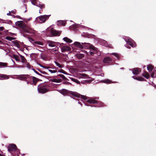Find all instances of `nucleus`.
<instances>
[{
	"mask_svg": "<svg viewBox=\"0 0 156 156\" xmlns=\"http://www.w3.org/2000/svg\"><path fill=\"white\" fill-rule=\"evenodd\" d=\"M33 76H30L29 75H27L26 81L27 82V83L30 84L31 81H32Z\"/></svg>",
	"mask_w": 156,
	"mask_h": 156,
	"instance_id": "nucleus-16",
	"label": "nucleus"
},
{
	"mask_svg": "<svg viewBox=\"0 0 156 156\" xmlns=\"http://www.w3.org/2000/svg\"><path fill=\"white\" fill-rule=\"evenodd\" d=\"M20 56L21 58V61L20 60V62L24 63L27 61V60L24 56L21 55H20Z\"/></svg>",
	"mask_w": 156,
	"mask_h": 156,
	"instance_id": "nucleus-31",
	"label": "nucleus"
},
{
	"mask_svg": "<svg viewBox=\"0 0 156 156\" xmlns=\"http://www.w3.org/2000/svg\"><path fill=\"white\" fill-rule=\"evenodd\" d=\"M54 62L56 65V66H58L59 68H62L63 67V66L62 65L60 64L57 61H55Z\"/></svg>",
	"mask_w": 156,
	"mask_h": 156,
	"instance_id": "nucleus-33",
	"label": "nucleus"
},
{
	"mask_svg": "<svg viewBox=\"0 0 156 156\" xmlns=\"http://www.w3.org/2000/svg\"><path fill=\"white\" fill-rule=\"evenodd\" d=\"M37 0H31V3L34 5H36L39 7L41 9L44 8L45 7V5L44 4H41L38 3L37 1Z\"/></svg>",
	"mask_w": 156,
	"mask_h": 156,
	"instance_id": "nucleus-6",
	"label": "nucleus"
},
{
	"mask_svg": "<svg viewBox=\"0 0 156 156\" xmlns=\"http://www.w3.org/2000/svg\"><path fill=\"white\" fill-rule=\"evenodd\" d=\"M84 55L83 54L81 53H79L77 54L76 55V57L79 59H81L82 58H83L84 57Z\"/></svg>",
	"mask_w": 156,
	"mask_h": 156,
	"instance_id": "nucleus-18",
	"label": "nucleus"
},
{
	"mask_svg": "<svg viewBox=\"0 0 156 156\" xmlns=\"http://www.w3.org/2000/svg\"><path fill=\"white\" fill-rule=\"evenodd\" d=\"M78 103H79V104H80L81 102H78Z\"/></svg>",
	"mask_w": 156,
	"mask_h": 156,
	"instance_id": "nucleus-59",
	"label": "nucleus"
},
{
	"mask_svg": "<svg viewBox=\"0 0 156 156\" xmlns=\"http://www.w3.org/2000/svg\"><path fill=\"white\" fill-rule=\"evenodd\" d=\"M26 76L27 75H20L19 76L18 78L20 80L26 81Z\"/></svg>",
	"mask_w": 156,
	"mask_h": 156,
	"instance_id": "nucleus-19",
	"label": "nucleus"
},
{
	"mask_svg": "<svg viewBox=\"0 0 156 156\" xmlns=\"http://www.w3.org/2000/svg\"><path fill=\"white\" fill-rule=\"evenodd\" d=\"M16 25L27 33H30L32 31V29L30 26L26 25L24 22L22 21H17L16 22Z\"/></svg>",
	"mask_w": 156,
	"mask_h": 156,
	"instance_id": "nucleus-1",
	"label": "nucleus"
},
{
	"mask_svg": "<svg viewBox=\"0 0 156 156\" xmlns=\"http://www.w3.org/2000/svg\"><path fill=\"white\" fill-rule=\"evenodd\" d=\"M142 76L147 79H149L150 77V75L149 73L146 71L143 73Z\"/></svg>",
	"mask_w": 156,
	"mask_h": 156,
	"instance_id": "nucleus-23",
	"label": "nucleus"
},
{
	"mask_svg": "<svg viewBox=\"0 0 156 156\" xmlns=\"http://www.w3.org/2000/svg\"><path fill=\"white\" fill-rule=\"evenodd\" d=\"M50 86L47 83H43L39 84L37 87L38 92L41 94H44L49 90Z\"/></svg>",
	"mask_w": 156,
	"mask_h": 156,
	"instance_id": "nucleus-2",
	"label": "nucleus"
},
{
	"mask_svg": "<svg viewBox=\"0 0 156 156\" xmlns=\"http://www.w3.org/2000/svg\"><path fill=\"white\" fill-rule=\"evenodd\" d=\"M40 80H41L40 79L33 76L32 81H31L30 82V84L31 85H36L37 82Z\"/></svg>",
	"mask_w": 156,
	"mask_h": 156,
	"instance_id": "nucleus-10",
	"label": "nucleus"
},
{
	"mask_svg": "<svg viewBox=\"0 0 156 156\" xmlns=\"http://www.w3.org/2000/svg\"><path fill=\"white\" fill-rule=\"evenodd\" d=\"M8 151L12 154L16 150H17V148L16 145L13 144H9L8 146Z\"/></svg>",
	"mask_w": 156,
	"mask_h": 156,
	"instance_id": "nucleus-5",
	"label": "nucleus"
},
{
	"mask_svg": "<svg viewBox=\"0 0 156 156\" xmlns=\"http://www.w3.org/2000/svg\"><path fill=\"white\" fill-rule=\"evenodd\" d=\"M142 79V77L139 76L137 77V80H139V81H141V79Z\"/></svg>",
	"mask_w": 156,
	"mask_h": 156,
	"instance_id": "nucleus-46",
	"label": "nucleus"
},
{
	"mask_svg": "<svg viewBox=\"0 0 156 156\" xmlns=\"http://www.w3.org/2000/svg\"><path fill=\"white\" fill-rule=\"evenodd\" d=\"M4 29V28L3 27H0V30L3 31Z\"/></svg>",
	"mask_w": 156,
	"mask_h": 156,
	"instance_id": "nucleus-48",
	"label": "nucleus"
},
{
	"mask_svg": "<svg viewBox=\"0 0 156 156\" xmlns=\"http://www.w3.org/2000/svg\"><path fill=\"white\" fill-rule=\"evenodd\" d=\"M90 48L93 50H95V47L93 45H90Z\"/></svg>",
	"mask_w": 156,
	"mask_h": 156,
	"instance_id": "nucleus-41",
	"label": "nucleus"
},
{
	"mask_svg": "<svg viewBox=\"0 0 156 156\" xmlns=\"http://www.w3.org/2000/svg\"><path fill=\"white\" fill-rule=\"evenodd\" d=\"M13 57L16 61L19 62H20V58L18 55H13Z\"/></svg>",
	"mask_w": 156,
	"mask_h": 156,
	"instance_id": "nucleus-27",
	"label": "nucleus"
},
{
	"mask_svg": "<svg viewBox=\"0 0 156 156\" xmlns=\"http://www.w3.org/2000/svg\"><path fill=\"white\" fill-rule=\"evenodd\" d=\"M51 15H44L38 17L37 18V20L38 21H39L38 20H39V22L40 23H44L49 18V17Z\"/></svg>",
	"mask_w": 156,
	"mask_h": 156,
	"instance_id": "nucleus-3",
	"label": "nucleus"
},
{
	"mask_svg": "<svg viewBox=\"0 0 156 156\" xmlns=\"http://www.w3.org/2000/svg\"><path fill=\"white\" fill-rule=\"evenodd\" d=\"M90 54L91 55H93L94 54V53L93 52L90 51Z\"/></svg>",
	"mask_w": 156,
	"mask_h": 156,
	"instance_id": "nucleus-51",
	"label": "nucleus"
},
{
	"mask_svg": "<svg viewBox=\"0 0 156 156\" xmlns=\"http://www.w3.org/2000/svg\"><path fill=\"white\" fill-rule=\"evenodd\" d=\"M40 9H40V10H39V13H42V12L43 11V10H42V9H41V8H40Z\"/></svg>",
	"mask_w": 156,
	"mask_h": 156,
	"instance_id": "nucleus-52",
	"label": "nucleus"
},
{
	"mask_svg": "<svg viewBox=\"0 0 156 156\" xmlns=\"http://www.w3.org/2000/svg\"><path fill=\"white\" fill-rule=\"evenodd\" d=\"M99 99V98H90L87 101V102L90 104H95L97 102V100Z\"/></svg>",
	"mask_w": 156,
	"mask_h": 156,
	"instance_id": "nucleus-8",
	"label": "nucleus"
},
{
	"mask_svg": "<svg viewBox=\"0 0 156 156\" xmlns=\"http://www.w3.org/2000/svg\"><path fill=\"white\" fill-rule=\"evenodd\" d=\"M141 71L140 69L137 68H134L132 70L133 73L135 75H137L139 74Z\"/></svg>",
	"mask_w": 156,
	"mask_h": 156,
	"instance_id": "nucleus-14",
	"label": "nucleus"
},
{
	"mask_svg": "<svg viewBox=\"0 0 156 156\" xmlns=\"http://www.w3.org/2000/svg\"><path fill=\"white\" fill-rule=\"evenodd\" d=\"M35 45H43V43L40 41H34V42Z\"/></svg>",
	"mask_w": 156,
	"mask_h": 156,
	"instance_id": "nucleus-32",
	"label": "nucleus"
},
{
	"mask_svg": "<svg viewBox=\"0 0 156 156\" xmlns=\"http://www.w3.org/2000/svg\"><path fill=\"white\" fill-rule=\"evenodd\" d=\"M48 43L49 46L51 47H54L55 46V43L54 42L49 41L48 42Z\"/></svg>",
	"mask_w": 156,
	"mask_h": 156,
	"instance_id": "nucleus-24",
	"label": "nucleus"
},
{
	"mask_svg": "<svg viewBox=\"0 0 156 156\" xmlns=\"http://www.w3.org/2000/svg\"><path fill=\"white\" fill-rule=\"evenodd\" d=\"M57 49H53L51 50V53H53V52H56L57 51Z\"/></svg>",
	"mask_w": 156,
	"mask_h": 156,
	"instance_id": "nucleus-43",
	"label": "nucleus"
},
{
	"mask_svg": "<svg viewBox=\"0 0 156 156\" xmlns=\"http://www.w3.org/2000/svg\"><path fill=\"white\" fill-rule=\"evenodd\" d=\"M20 153L19 150L17 149V150H16L15 151H14L12 154L14 156H19Z\"/></svg>",
	"mask_w": 156,
	"mask_h": 156,
	"instance_id": "nucleus-22",
	"label": "nucleus"
},
{
	"mask_svg": "<svg viewBox=\"0 0 156 156\" xmlns=\"http://www.w3.org/2000/svg\"><path fill=\"white\" fill-rule=\"evenodd\" d=\"M34 72L36 73L37 74H38V75H40L41 76H43V75L41 74L40 73H39L38 72H37V71H36L35 69H34Z\"/></svg>",
	"mask_w": 156,
	"mask_h": 156,
	"instance_id": "nucleus-42",
	"label": "nucleus"
},
{
	"mask_svg": "<svg viewBox=\"0 0 156 156\" xmlns=\"http://www.w3.org/2000/svg\"><path fill=\"white\" fill-rule=\"evenodd\" d=\"M97 106L98 107H103L104 106V104L103 103L97 101L96 103Z\"/></svg>",
	"mask_w": 156,
	"mask_h": 156,
	"instance_id": "nucleus-21",
	"label": "nucleus"
},
{
	"mask_svg": "<svg viewBox=\"0 0 156 156\" xmlns=\"http://www.w3.org/2000/svg\"><path fill=\"white\" fill-rule=\"evenodd\" d=\"M133 78L134 79H136V80H137V77H136V76H133Z\"/></svg>",
	"mask_w": 156,
	"mask_h": 156,
	"instance_id": "nucleus-53",
	"label": "nucleus"
},
{
	"mask_svg": "<svg viewBox=\"0 0 156 156\" xmlns=\"http://www.w3.org/2000/svg\"><path fill=\"white\" fill-rule=\"evenodd\" d=\"M49 80L50 82H55L57 83H61L62 82V80L61 79H50Z\"/></svg>",
	"mask_w": 156,
	"mask_h": 156,
	"instance_id": "nucleus-17",
	"label": "nucleus"
},
{
	"mask_svg": "<svg viewBox=\"0 0 156 156\" xmlns=\"http://www.w3.org/2000/svg\"><path fill=\"white\" fill-rule=\"evenodd\" d=\"M5 39L9 41H11L12 40H14V38L11 37L7 36L6 37Z\"/></svg>",
	"mask_w": 156,
	"mask_h": 156,
	"instance_id": "nucleus-35",
	"label": "nucleus"
},
{
	"mask_svg": "<svg viewBox=\"0 0 156 156\" xmlns=\"http://www.w3.org/2000/svg\"><path fill=\"white\" fill-rule=\"evenodd\" d=\"M82 76L83 77H86L87 76V75L86 74H82Z\"/></svg>",
	"mask_w": 156,
	"mask_h": 156,
	"instance_id": "nucleus-49",
	"label": "nucleus"
},
{
	"mask_svg": "<svg viewBox=\"0 0 156 156\" xmlns=\"http://www.w3.org/2000/svg\"><path fill=\"white\" fill-rule=\"evenodd\" d=\"M58 23L60 25L65 26V23L63 21L61 20L58 22Z\"/></svg>",
	"mask_w": 156,
	"mask_h": 156,
	"instance_id": "nucleus-38",
	"label": "nucleus"
},
{
	"mask_svg": "<svg viewBox=\"0 0 156 156\" xmlns=\"http://www.w3.org/2000/svg\"><path fill=\"white\" fill-rule=\"evenodd\" d=\"M63 84H69V83L68 82H64L63 83Z\"/></svg>",
	"mask_w": 156,
	"mask_h": 156,
	"instance_id": "nucleus-50",
	"label": "nucleus"
},
{
	"mask_svg": "<svg viewBox=\"0 0 156 156\" xmlns=\"http://www.w3.org/2000/svg\"><path fill=\"white\" fill-rule=\"evenodd\" d=\"M2 41L0 40V43Z\"/></svg>",
	"mask_w": 156,
	"mask_h": 156,
	"instance_id": "nucleus-62",
	"label": "nucleus"
},
{
	"mask_svg": "<svg viewBox=\"0 0 156 156\" xmlns=\"http://www.w3.org/2000/svg\"><path fill=\"white\" fill-rule=\"evenodd\" d=\"M61 51L62 52L70 51L71 48L68 46H63L61 47Z\"/></svg>",
	"mask_w": 156,
	"mask_h": 156,
	"instance_id": "nucleus-12",
	"label": "nucleus"
},
{
	"mask_svg": "<svg viewBox=\"0 0 156 156\" xmlns=\"http://www.w3.org/2000/svg\"><path fill=\"white\" fill-rule=\"evenodd\" d=\"M85 105H87V106H88V105H87L86 104H85Z\"/></svg>",
	"mask_w": 156,
	"mask_h": 156,
	"instance_id": "nucleus-61",
	"label": "nucleus"
},
{
	"mask_svg": "<svg viewBox=\"0 0 156 156\" xmlns=\"http://www.w3.org/2000/svg\"><path fill=\"white\" fill-rule=\"evenodd\" d=\"M151 76L152 78L156 77V70H154L151 74Z\"/></svg>",
	"mask_w": 156,
	"mask_h": 156,
	"instance_id": "nucleus-28",
	"label": "nucleus"
},
{
	"mask_svg": "<svg viewBox=\"0 0 156 156\" xmlns=\"http://www.w3.org/2000/svg\"><path fill=\"white\" fill-rule=\"evenodd\" d=\"M62 44L63 45V43H62V44H61V45H62Z\"/></svg>",
	"mask_w": 156,
	"mask_h": 156,
	"instance_id": "nucleus-60",
	"label": "nucleus"
},
{
	"mask_svg": "<svg viewBox=\"0 0 156 156\" xmlns=\"http://www.w3.org/2000/svg\"><path fill=\"white\" fill-rule=\"evenodd\" d=\"M49 71L51 73H56L57 72V70H52L51 69H49Z\"/></svg>",
	"mask_w": 156,
	"mask_h": 156,
	"instance_id": "nucleus-40",
	"label": "nucleus"
},
{
	"mask_svg": "<svg viewBox=\"0 0 156 156\" xmlns=\"http://www.w3.org/2000/svg\"><path fill=\"white\" fill-rule=\"evenodd\" d=\"M14 16L15 17L17 18L20 19H22V18L19 16L17 15L16 16Z\"/></svg>",
	"mask_w": 156,
	"mask_h": 156,
	"instance_id": "nucleus-44",
	"label": "nucleus"
},
{
	"mask_svg": "<svg viewBox=\"0 0 156 156\" xmlns=\"http://www.w3.org/2000/svg\"><path fill=\"white\" fill-rule=\"evenodd\" d=\"M141 80H141V81H144V78L142 77V79H141Z\"/></svg>",
	"mask_w": 156,
	"mask_h": 156,
	"instance_id": "nucleus-56",
	"label": "nucleus"
},
{
	"mask_svg": "<svg viewBox=\"0 0 156 156\" xmlns=\"http://www.w3.org/2000/svg\"><path fill=\"white\" fill-rule=\"evenodd\" d=\"M2 155L0 154V156H1Z\"/></svg>",
	"mask_w": 156,
	"mask_h": 156,
	"instance_id": "nucleus-63",
	"label": "nucleus"
},
{
	"mask_svg": "<svg viewBox=\"0 0 156 156\" xmlns=\"http://www.w3.org/2000/svg\"><path fill=\"white\" fill-rule=\"evenodd\" d=\"M43 68L46 69H49L50 68V66H43Z\"/></svg>",
	"mask_w": 156,
	"mask_h": 156,
	"instance_id": "nucleus-45",
	"label": "nucleus"
},
{
	"mask_svg": "<svg viewBox=\"0 0 156 156\" xmlns=\"http://www.w3.org/2000/svg\"><path fill=\"white\" fill-rule=\"evenodd\" d=\"M59 72L60 73H62L64 74H67V73L66 72V71H65L64 70H63L62 69H60L59 71Z\"/></svg>",
	"mask_w": 156,
	"mask_h": 156,
	"instance_id": "nucleus-39",
	"label": "nucleus"
},
{
	"mask_svg": "<svg viewBox=\"0 0 156 156\" xmlns=\"http://www.w3.org/2000/svg\"><path fill=\"white\" fill-rule=\"evenodd\" d=\"M71 79L72 81L76 83L77 84H80V82L78 80L73 78H72Z\"/></svg>",
	"mask_w": 156,
	"mask_h": 156,
	"instance_id": "nucleus-34",
	"label": "nucleus"
},
{
	"mask_svg": "<svg viewBox=\"0 0 156 156\" xmlns=\"http://www.w3.org/2000/svg\"><path fill=\"white\" fill-rule=\"evenodd\" d=\"M81 44L79 42H75L74 43V44L76 46L78 47L79 48H80L81 49H82L83 48V45H84V44H87L88 45H90V44L89 43H81Z\"/></svg>",
	"mask_w": 156,
	"mask_h": 156,
	"instance_id": "nucleus-9",
	"label": "nucleus"
},
{
	"mask_svg": "<svg viewBox=\"0 0 156 156\" xmlns=\"http://www.w3.org/2000/svg\"><path fill=\"white\" fill-rule=\"evenodd\" d=\"M9 76L5 74H0V80H5L9 78Z\"/></svg>",
	"mask_w": 156,
	"mask_h": 156,
	"instance_id": "nucleus-15",
	"label": "nucleus"
},
{
	"mask_svg": "<svg viewBox=\"0 0 156 156\" xmlns=\"http://www.w3.org/2000/svg\"><path fill=\"white\" fill-rule=\"evenodd\" d=\"M7 63L0 62V68L6 67L7 66Z\"/></svg>",
	"mask_w": 156,
	"mask_h": 156,
	"instance_id": "nucleus-25",
	"label": "nucleus"
},
{
	"mask_svg": "<svg viewBox=\"0 0 156 156\" xmlns=\"http://www.w3.org/2000/svg\"><path fill=\"white\" fill-rule=\"evenodd\" d=\"M127 48H129V49H130V47H129V46L127 47Z\"/></svg>",
	"mask_w": 156,
	"mask_h": 156,
	"instance_id": "nucleus-57",
	"label": "nucleus"
},
{
	"mask_svg": "<svg viewBox=\"0 0 156 156\" xmlns=\"http://www.w3.org/2000/svg\"><path fill=\"white\" fill-rule=\"evenodd\" d=\"M112 60L111 58L109 57H106L104 58L103 60V62L105 64H109L112 62Z\"/></svg>",
	"mask_w": 156,
	"mask_h": 156,
	"instance_id": "nucleus-11",
	"label": "nucleus"
},
{
	"mask_svg": "<svg viewBox=\"0 0 156 156\" xmlns=\"http://www.w3.org/2000/svg\"><path fill=\"white\" fill-rule=\"evenodd\" d=\"M70 94L73 96L78 98H80L83 100H86L87 99V96L84 95H81L80 94L76 92L70 91Z\"/></svg>",
	"mask_w": 156,
	"mask_h": 156,
	"instance_id": "nucleus-4",
	"label": "nucleus"
},
{
	"mask_svg": "<svg viewBox=\"0 0 156 156\" xmlns=\"http://www.w3.org/2000/svg\"><path fill=\"white\" fill-rule=\"evenodd\" d=\"M24 1H23V2H25V0H23Z\"/></svg>",
	"mask_w": 156,
	"mask_h": 156,
	"instance_id": "nucleus-64",
	"label": "nucleus"
},
{
	"mask_svg": "<svg viewBox=\"0 0 156 156\" xmlns=\"http://www.w3.org/2000/svg\"><path fill=\"white\" fill-rule=\"evenodd\" d=\"M69 91L65 89H62L61 90L60 93L64 95H66Z\"/></svg>",
	"mask_w": 156,
	"mask_h": 156,
	"instance_id": "nucleus-20",
	"label": "nucleus"
},
{
	"mask_svg": "<svg viewBox=\"0 0 156 156\" xmlns=\"http://www.w3.org/2000/svg\"><path fill=\"white\" fill-rule=\"evenodd\" d=\"M41 73L43 74H47V73L45 71H40Z\"/></svg>",
	"mask_w": 156,
	"mask_h": 156,
	"instance_id": "nucleus-47",
	"label": "nucleus"
},
{
	"mask_svg": "<svg viewBox=\"0 0 156 156\" xmlns=\"http://www.w3.org/2000/svg\"><path fill=\"white\" fill-rule=\"evenodd\" d=\"M11 12L13 14H15V12L14 11H11Z\"/></svg>",
	"mask_w": 156,
	"mask_h": 156,
	"instance_id": "nucleus-54",
	"label": "nucleus"
},
{
	"mask_svg": "<svg viewBox=\"0 0 156 156\" xmlns=\"http://www.w3.org/2000/svg\"><path fill=\"white\" fill-rule=\"evenodd\" d=\"M58 76H60L61 78L64 80H67V78L64 75L61 74L58 75L57 76H54V77H56L57 78H58Z\"/></svg>",
	"mask_w": 156,
	"mask_h": 156,
	"instance_id": "nucleus-30",
	"label": "nucleus"
},
{
	"mask_svg": "<svg viewBox=\"0 0 156 156\" xmlns=\"http://www.w3.org/2000/svg\"><path fill=\"white\" fill-rule=\"evenodd\" d=\"M63 40L67 42L71 43L72 42V41L69 38L67 37H65L63 39Z\"/></svg>",
	"mask_w": 156,
	"mask_h": 156,
	"instance_id": "nucleus-29",
	"label": "nucleus"
},
{
	"mask_svg": "<svg viewBox=\"0 0 156 156\" xmlns=\"http://www.w3.org/2000/svg\"><path fill=\"white\" fill-rule=\"evenodd\" d=\"M24 63H25V65L27 66H26L27 68H30V66L29 63L27 61V60Z\"/></svg>",
	"mask_w": 156,
	"mask_h": 156,
	"instance_id": "nucleus-36",
	"label": "nucleus"
},
{
	"mask_svg": "<svg viewBox=\"0 0 156 156\" xmlns=\"http://www.w3.org/2000/svg\"><path fill=\"white\" fill-rule=\"evenodd\" d=\"M147 69L149 72H151L153 69V66L151 65H149L147 66Z\"/></svg>",
	"mask_w": 156,
	"mask_h": 156,
	"instance_id": "nucleus-26",
	"label": "nucleus"
},
{
	"mask_svg": "<svg viewBox=\"0 0 156 156\" xmlns=\"http://www.w3.org/2000/svg\"><path fill=\"white\" fill-rule=\"evenodd\" d=\"M7 15L8 16L11 15L10 12L9 13H7Z\"/></svg>",
	"mask_w": 156,
	"mask_h": 156,
	"instance_id": "nucleus-55",
	"label": "nucleus"
},
{
	"mask_svg": "<svg viewBox=\"0 0 156 156\" xmlns=\"http://www.w3.org/2000/svg\"><path fill=\"white\" fill-rule=\"evenodd\" d=\"M111 54L116 57L118 59H119V56L118 54L117 53H111Z\"/></svg>",
	"mask_w": 156,
	"mask_h": 156,
	"instance_id": "nucleus-37",
	"label": "nucleus"
},
{
	"mask_svg": "<svg viewBox=\"0 0 156 156\" xmlns=\"http://www.w3.org/2000/svg\"><path fill=\"white\" fill-rule=\"evenodd\" d=\"M51 34L53 36H59L60 35V33L55 30L52 29L51 30Z\"/></svg>",
	"mask_w": 156,
	"mask_h": 156,
	"instance_id": "nucleus-13",
	"label": "nucleus"
},
{
	"mask_svg": "<svg viewBox=\"0 0 156 156\" xmlns=\"http://www.w3.org/2000/svg\"><path fill=\"white\" fill-rule=\"evenodd\" d=\"M58 52L57 51V52H55L56 54H58Z\"/></svg>",
	"mask_w": 156,
	"mask_h": 156,
	"instance_id": "nucleus-58",
	"label": "nucleus"
},
{
	"mask_svg": "<svg viewBox=\"0 0 156 156\" xmlns=\"http://www.w3.org/2000/svg\"><path fill=\"white\" fill-rule=\"evenodd\" d=\"M126 41L128 44L133 48L135 47L136 46V44L135 42L130 38L126 39Z\"/></svg>",
	"mask_w": 156,
	"mask_h": 156,
	"instance_id": "nucleus-7",
	"label": "nucleus"
}]
</instances>
